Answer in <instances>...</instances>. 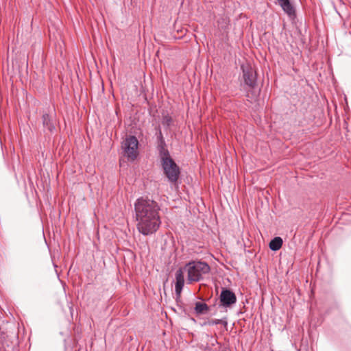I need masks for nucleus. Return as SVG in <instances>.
Instances as JSON below:
<instances>
[{"mask_svg": "<svg viewBox=\"0 0 351 351\" xmlns=\"http://www.w3.org/2000/svg\"><path fill=\"white\" fill-rule=\"evenodd\" d=\"M158 204L149 198H138L134 203L136 228L140 233L147 236L155 233L159 228L161 221Z\"/></svg>", "mask_w": 351, "mask_h": 351, "instance_id": "nucleus-1", "label": "nucleus"}, {"mask_svg": "<svg viewBox=\"0 0 351 351\" xmlns=\"http://www.w3.org/2000/svg\"><path fill=\"white\" fill-rule=\"evenodd\" d=\"M183 269L187 272V280L191 283L203 279V276L210 272V267L206 262L191 261L186 264Z\"/></svg>", "mask_w": 351, "mask_h": 351, "instance_id": "nucleus-2", "label": "nucleus"}, {"mask_svg": "<svg viewBox=\"0 0 351 351\" xmlns=\"http://www.w3.org/2000/svg\"><path fill=\"white\" fill-rule=\"evenodd\" d=\"M138 141L134 136H129L125 138L122 143V149L124 155L129 160H134L138 154Z\"/></svg>", "mask_w": 351, "mask_h": 351, "instance_id": "nucleus-3", "label": "nucleus"}, {"mask_svg": "<svg viewBox=\"0 0 351 351\" xmlns=\"http://www.w3.org/2000/svg\"><path fill=\"white\" fill-rule=\"evenodd\" d=\"M162 167L168 181L171 184H176L179 178L180 171L179 167L175 161L173 160H169L162 165Z\"/></svg>", "mask_w": 351, "mask_h": 351, "instance_id": "nucleus-4", "label": "nucleus"}, {"mask_svg": "<svg viewBox=\"0 0 351 351\" xmlns=\"http://www.w3.org/2000/svg\"><path fill=\"white\" fill-rule=\"evenodd\" d=\"M241 69L245 85L250 88H254L256 84V76L253 68L249 64H243L241 66Z\"/></svg>", "mask_w": 351, "mask_h": 351, "instance_id": "nucleus-5", "label": "nucleus"}, {"mask_svg": "<svg viewBox=\"0 0 351 351\" xmlns=\"http://www.w3.org/2000/svg\"><path fill=\"white\" fill-rule=\"evenodd\" d=\"M221 305L224 307H230L237 302V297L235 294L230 290L223 289L220 296Z\"/></svg>", "mask_w": 351, "mask_h": 351, "instance_id": "nucleus-6", "label": "nucleus"}, {"mask_svg": "<svg viewBox=\"0 0 351 351\" xmlns=\"http://www.w3.org/2000/svg\"><path fill=\"white\" fill-rule=\"evenodd\" d=\"M283 11L289 16H294L295 12L289 0H277Z\"/></svg>", "mask_w": 351, "mask_h": 351, "instance_id": "nucleus-7", "label": "nucleus"}, {"mask_svg": "<svg viewBox=\"0 0 351 351\" xmlns=\"http://www.w3.org/2000/svg\"><path fill=\"white\" fill-rule=\"evenodd\" d=\"M43 124L45 128L47 129L49 132H52L55 130V123L53 119L48 114H44L43 115Z\"/></svg>", "mask_w": 351, "mask_h": 351, "instance_id": "nucleus-8", "label": "nucleus"}, {"mask_svg": "<svg viewBox=\"0 0 351 351\" xmlns=\"http://www.w3.org/2000/svg\"><path fill=\"white\" fill-rule=\"evenodd\" d=\"M160 158L161 160L162 165L165 164L169 160H173L169 155V151L165 149L163 146H160L159 149Z\"/></svg>", "mask_w": 351, "mask_h": 351, "instance_id": "nucleus-9", "label": "nucleus"}, {"mask_svg": "<svg viewBox=\"0 0 351 351\" xmlns=\"http://www.w3.org/2000/svg\"><path fill=\"white\" fill-rule=\"evenodd\" d=\"M282 243V239L279 237H276L270 241L269 248L273 251H277L280 249Z\"/></svg>", "mask_w": 351, "mask_h": 351, "instance_id": "nucleus-10", "label": "nucleus"}, {"mask_svg": "<svg viewBox=\"0 0 351 351\" xmlns=\"http://www.w3.org/2000/svg\"><path fill=\"white\" fill-rule=\"evenodd\" d=\"M208 306L205 303L199 302L195 303V311L197 314H204L208 310Z\"/></svg>", "mask_w": 351, "mask_h": 351, "instance_id": "nucleus-11", "label": "nucleus"}, {"mask_svg": "<svg viewBox=\"0 0 351 351\" xmlns=\"http://www.w3.org/2000/svg\"><path fill=\"white\" fill-rule=\"evenodd\" d=\"M217 324L226 325L227 322H226V320L215 319H211V320L206 321L203 324L204 326H206V325L213 326V325H217Z\"/></svg>", "mask_w": 351, "mask_h": 351, "instance_id": "nucleus-12", "label": "nucleus"}, {"mask_svg": "<svg viewBox=\"0 0 351 351\" xmlns=\"http://www.w3.org/2000/svg\"><path fill=\"white\" fill-rule=\"evenodd\" d=\"M184 282H176L175 291L177 297H180L183 289Z\"/></svg>", "mask_w": 351, "mask_h": 351, "instance_id": "nucleus-13", "label": "nucleus"}, {"mask_svg": "<svg viewBox=\"0 0 351 351\" xmlns=\"http://www.w3.org/2000/svg\"><path fill=\"white\" fill-rule=\"evenodd\" d=\"M176 282H184V271L182 269H179L176 272Z\"/></svg>", "mask_w": 351, "mask_h": 351, "instance_id": "nucleus-14", "label": "nucleus"}, {"mask_svg": "<svg viewBox=\"0 0 351 351\" xmlns=\"http://www.w3.org/2000/svg\"><path fill=\"white\" fill-rule=\"evenodd\" d=\"M172 122V119L169 115H165L162 117V123L164 126L169 127Z\"/></svg>", "mask_w": 351, "mask_h": 351, "instance_id": "nucleus-15", "label": "nucleus"}]
</instances>
